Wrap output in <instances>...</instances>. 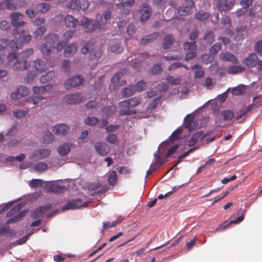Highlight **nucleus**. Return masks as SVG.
<instances>
[{
	"mask_svg": "<svg viewBox=\"0 0 262 262\" xmlns=\"http://www.w3.org/2000/svg\"><path fill=\"white\" fill-rule=\"evenodd\" d=\"M182 133V129L180 128H178L176 129L171 135L169 139L170 141H173L176 140L180 138V136Z\"/></svg>",
	"mask_w": 262,
	"mask_h": 262,
	"instance_id": "5fc2aeb1",
	"label": "nucleus"
},
{
	"mask_svg": "<svg viewBox=\"0 0 262 262\" xmlns=\"http://www.w3.org/2000/svg\"><path fill=\"white\" fill-rule=\"evenodd\" d=\"M160 101V98L157 97L154 98L149 104L147 107L148 110H153L157 107V104Z\"/></svg>",
	"mask_w": 262,
	"mask_h": 262,
	"instance_id": "13d9d810",
	"label": "nucleus"
},
{
	"mask_svg": "<svg viewBox=\"0 0 262 262\" xmlns=\"http://www.w3.org/2000/svg\"><path fill=\"white\" fill-rule=\"evenodd\" d=\"M99 121V119L96 117H87L84 121V122L87 125H95Z\"/></svg>",
	"mask_w": 262,
	"mask_h": 262,
	"instance_id": "4d7b16f0",
	"label": "nucleus"
},
{
	"mask_svg": "<svg viewBox=\"0 0 262 262\" xmlns=\"http://www.w3.org/2000/svg\"><path fill=\"white\" fill-rule=\"evenodd\" d=\"M159 33L158 32H154L152 34L147 35L143 37L140 40L139 43L140 45H144L147 43L151 42L158 38Z\"/></svg>",
	"mask_w": 262,
	"mask_h": 262,
	"instance_id": "bb28decb",
	"label": "nucleus"
},
{
	"mask_svg": "<svg viewBox=\"0 0 262 262\" xmlns=\"http://www.w3.org/2000/svg\"><path fill=\"white\" fill-rule=\"evenodd\" d=\"M13 0H4L6 8L9 10H14L16 9V5L12 2Z\"/></svg>",
	"mask_w": 262,
	"mask_h": 262,
	"instance_id": "bf43d9fd",
	"label": "nucleus"
},
{
	"mask_svg": "<svg viewBox=\"0 0 262 262\" xmlns=\"http://www.w3.org/2000/svg\"><path fill=\"white\" fill-rule=\"evenodd\" d=\"M141 21H146L151 16L152 10L151 7L146 3L143 4L139 10Z\"/></svg>",
	"mask_w": 262,
	"mask_h": 262,
	"instance_id": "ddd939ff",
	"label": "nucleus"
},
{
	"mask_svg": "<svg viewBox=\"0 0 262 262\" xmlns=\"http://www.w3.org/2000/svg\"><path fill=\"white\" fill-rule=\"evenodd\" d=\"M29 93V90L24 86L18 87L15 92L11 94V97L12 99H20L21 97L26 96Z\"/></svg>",
	"mask_w": 262,
	"mask_h": 262,
	"instance_id": "a211bd4d",
	"label": "nucleus"
},
{
	"mask_svg": "<svg viewBox=\"0 0 262 262\" xmlns=\"http://www.w3.org/2000/svg\"><path fill=\"white\" fill-rule=\"evenodd\" d=\"M174 41V39L172 35L170 34L167 35L164 39V42L163 43L164 49H170Z\"/></svg>",
	"mask_w": 262,
	"mask_h": 262,
	"instance_id": "7c9ffc66",
	"label": "nucleus"
},
{
	"mask_svg": "<svg viewBox=\"0 0 262 262\" xmlns=\"http://www.w3.org/2000/svg\"><path fill=\"white\" fill-rule=\"evenodd\" d=\"M80 24L84 31L88 33H93L97 29L101 30L105 28V24H101V21H96L85 17L81 19Z\"/></svg>",
	"mask_w": 262,
	"mask_h": 262,
	"instance_id": "20e7f679",
	"label": "nucleus"
},
{
	"mask_svg": "<svg viewBox=\"0 0 262 262\" xmlns=\"http://www.w3.org/2000/svg\"><path fill=\"white\" fill-rule=\"evenodd\" d=\"M81 200L79 199L73 200L68 201L65 206L62 207V210H67L69 209H79L81 207H85L88 206L89 202H84L80 204Z\"/></svg>",
	"mask_w": 262,
	"mask_h": 262,
	"instance_id": "f8f14e48",
	"label": "nucleus"
},
{
	"mask_svg": "<svg viewBox=\"0 0 262 262\" xmlns=\"http://www.w3.org/2000/svg\"><path fill=\"white\" fill-rule=\"evenodd\" d=\"M42 96H36L34 98H29L27 99L26 102L28 103H33L34 105H37L38 103L43 100Z\"/></svg>",
	"mask_w": 262,
	"mask_h": 262,
	"instance_id": "052dcab7",
	"label": "nucleus"
},
{
	"mask_svg": "<svg viewBox=\"0 0 262 262\" xmlns=\"http://www.w3.org/2000/svg\"><path fill=\"white\" fill-rule=\"evenodd\" d=\"M83 81L84 78L82 76L78 75L67 80L64 83V86L66 89L68 90L80 85L83 83Z\"/></svg>",
	"mask_w": 262,
	"mask_h": 262,
	"instance_id": "4468645a",
	"label": "nucleus"
},
{
	"mask_svg": "<svg viewBox=\"0 0 262 262\" xmlns=\"http://www.w3.org/2000/svg\"><path fill=\"white\" fill-rule=\"evenodd\" d=\"M49 86V85L41 86H34L33 88V91L34 93L36 94H43L46 92V88Z\"/></svg>",
	"mask_w": 262,
	"mask_h": 262,
	"instance_id": "e2e57ef3",
	"label": "nucleus"
},
{
	"mask_svg": "<svg viewBox=\"0 0 262 262\" xmlns=\"http://www.w3.org/2000/svg\"><path fill=\"white\" fill-rule=\"evenodd\" d=\"M222 48V44L221 43L217 42L213 45L211 48L210 49V52L213 54L215 55L217 54Z\"/></svg>",
	"mask_w": 262,
	"mask_h": 262,
	"instance_id": "6e6d98bb",
	"label": "nucleus"
},
{
	"mask_svg": "<svg viewBox=\"0 0 262 262\" xmlns=\"http://www.w3.org/2000/svg\"><path fill=\"white\" fill-rule=\"evenodd\" d=\"M245 68L241 66H231L227 68V71L228 74L234 75L241 73L245 71Z\"/></svg>",
	"mask_w": 262,
	"mask_h": 262,
	"instance_id": "c756f323",
	"label": "nucleus"
},
{
	"mask_svg": "<svg viewBox=\"0 0 262 262\" xmlns=\"http://www.w3.org/2000/svg\"><path fill=\"white\" fill-rule=\"evenodd\" d=\"M135 88V90L138 92H141L145 90L146 89V83L143 80L139 81L137 84L134 86Z\"/></svg>",
	"mask_w": 262,
	"mask_h": 262,
	"instance_id": "0e129e2a",
	"label": "nucleus"
},
{
	"mask_svg": "<svg viewBox=\"0 0 262 262\" xmlns=\"http://www.w3.org/2000/svg\"><path fill=\"white\" fill-rule=\"evenodd\" d=\"M106 141L111 144H116L118 142V139L116 135L110 133L106 137Z\"/></svg>",
	"mask_w": 262,
	"mask_h": 262,
	"instance_id": "69168bd1",
	"label": "nucleus"
},
{
	"mask_svg": "<svg viewBox=\"0 0 262 262\" xmlns=\"http://www.w3.org/2000/svg\"><path fill=\"white\" fill-rule=\"evenodd\" d=\"M125 72L126 71L125 70H121L116 73L112 78V82L115 85V86H119L126 84V81L124 79H121Z\"/></svg>",
	"mask_w": 262,
	"mask_h": 262,
	"instance_id": "6ab92c4d",
	"label": "nucleus"
},
{
	"mask_svg": "<svg viewBox=\"0 0 262 262\" xmlns=\"http://www.w3.org/2000/svg\"><path fill=\"white\" fill-rule=\"evenodd\" d=\"M26 158V155L24 154H21L18 156H10L6 158V160L8 161L13 162L15 161L21 162Z\"/></svg>",
	"mask_w": 262,
	"mask_h": 262,
	"instance_id": "864d4df0",
	"label": "nucleus"
},
{
	"mask_svg": "<svg viewBox=\"0 0 262 262\" xmlns=\"http://www.w3.org/2000/svg\"><path fill=\"white\" fill-rule=\"evenodd\" d=\"M141 102V100L140 98L134 97L119 102V106L122 108L120 115H130L136 114V111L130 110V108L137 106Z\"/></svg>",
	"mask_w": 262,
	"mask_h": 262,
	"instance_id": "f03ea898",
	"label": "nucleus"
},
{
	"mask_svg": "<svg viewBox=\"0 0 262 262\" xmlns=\"http://www.w3.org/2000/svg\"><path fill=\"white\" fill-rule=\"evenodd\" d=\"M77 50V45L76 43H72L64 49V53L67 56L76 52Z\"/></svg>",
	"mask_w": 262,
	"mask_h": 262,
	"instance_id": "473e14b6",
	"label": "nucleus"
},
{
	"mask_svg": "<svg viewBox=\"0 0 262 262\" xmlns=\"http://www.w3.org/2000/svg\"><path fill=\"white\" fill-rule=\"evenodd\" d=\"M107 180L110 185L114 186L117 184L118 177L115 170H112L108 173Z\"/></svg>",
	"mask_w": 262,
	"mask_h": 262,
	"instance_id": "f704fd0d",
	"label": "nucleus"
},
{
	"mask_svg": "<svg viewBox=\"0 0 262 262\" xmlns=\"http://www.w3.org/2000/svg\"><path fill=\"white\" fill-rule=\"evenodd\" d=\"M184 6H180L178 8V12L181 16H187L191 13V10L194 6L192 0H184Z\"/></svg>",
	"mask_w": 262,
	"mask_h": 262,
	"instance_id": "1a4fd4ad",
	"label": "nucleus"
},
{
	"mask_svg": "<svg viewBox=\"0 0 262 262\" xmlns=\"http://www.w3.org/2000/svg\"><path fill=\"white\" fill-rule=\"evenodd\" d=\"M23 207L22 204H18L13 207L8 213V216H11L17 213Z\"/></svg>",
	"mask_w": 262,
	"mask_h": 262,
	"instance_id": "3c124183",
	"label": "nucleus"
},
{
	"mask_svg": "<svg viewBox=\"0 0 262 262\" xmlns=\"http://www.w3.org/2000/svg\"><path fill=\"white\" fill-rule=\"evenodd\" d=\"M70 127L64 124H59L54 126L53 131L57 135H65L70 132Z\"/></svg>",
	"mask_w": 262,
	"mask_h": 262,
	"instance_id": "aec40b11",
	"label": "nucleus"
},
{
	"mask_svg": "<svg viewBox=\"0 0 262 262\" xmlns=\"http://www.w3.org/2000/svg\"><path fill=\"white\" fill-rule=\"evenodd\" d=\"M110 50L115 54H120L123 51V47L119 43L111 45Z\"/></svg>",
	"mask_w": 262,
	"mask_h": 262,
	"instance_id": "c03bdc74",
	"label": "nucleus"
},
{
	"mask_svg": "<svg viewBox=\"0 0 262 262\" xmlns=\"http://www.w3.org/2000/svg\"><path fill=\"white\" fill-rule=\"evenodd\" d=\"M51 6L48 3H40L36 5V8L38 12L45 13L47 12L50 9Z\"/></svg>",
	"mask_w": 262,
	"mask_h": 262,
	"instance_id": "4c0bfd02",
	"label": "nucleus"
},
{
	"mask_svg": "<svg viewBox=\"0 0 262 262\" xmlns=\"http://www.w3.org/2000/svg\"><path fill=\"white\" fill-rule=\"evenodd\" d=\"M46 43L48 44L52 49L55 48V45L59 40V37L55 34L51 33L46 35L44 38Z\"/></svg>",
	"mask_w": 262,
	"mask_h": 262,
	"instance_id": "5701e85b",
	"label": "nucleus"
},
{
	"mask_svg": "<svg viewBox=\"0 0 262 262\" xmlns=\"http://www.w3.org/2000/svg\"><path fill=\"white\" fill-rule=\"evenodd\" d=\"M246 33V27L241 26L236 29V36L235 37L236 40H241L244 39V36Z\"/></svg>",
	"mask_w": 262,
	"mask_h": 262,
	"instance_id": "ea45409f",
	"label": "nucleus"
},
{
	"mask_svg": "<svg viewBox=\"0 0 262 262\" xmlns=\"http://www.w3.org/2000/svg\"><path fill=\"white\" fill-rule=\"evenodd\" d=\"M28 211L26 210H23L20 212H19L16 216L13 217L8 220V223H11L14 222H16L19 220H20L24 216L26 215Z\"/></svg>",
	"mask_w": 262,
	"mask_h": 262,
	"instance_id": "a18cd8bd",
	"label": "nucleus"
},
{
	"mask_svg": "<svg viewBox=\"0 0 262 262\" xmlns=\"http://www.w3.org/2000/svg\"><path fill=\"white\" fill-rule=\"evenodd\" d=\"M123 221V219L118 218L117 220L112 223L110 222H105L103 223V226L104 230H106L108 228H110L112 227H114L116 226L117 224H120Z\"/></svg>",
	"mask_w": 262,
	"mask_h": 262,
	"instance_id": "a19ab883",
	"label": "nucleus"
},
{
	"mask_svg": "<svg viewBox=\"0 0 262 262\" xmlns=\"http://www.w3.org/2000/svg\"><path fill=\"white\" fill-rule=\"evenodd\" d=\"M40 50L43 55H49L52 51L53 49L52 47H50L46 43L41 45L40 47Z\"/></svg>",
	"mask_w": 262,
	"mask_h": 262,
	"instance_id": "37998d69",
	"label": "nucleus"
},
{
	"mask_svg": "<svg viewBox=\"0 0 262 262\" xmlns=\"http://www.w3.org/2000/svg\"><path fill=\"white\" fill-rule=\"evenodd\" d=\"M135 88L133 85H128L122 91V94L124 97H128L133 95L136 92Z\"/></svg>",
	"mask_w": 262,
	"mask_h": 262,
	"instance_id": "c9c22d12",
	"label": "nucleus"
},
{
	"mask_svg": "<svg viewBox=\"0 0 262 262\" xmlns=\"http://www.w3.org/2000/svg\"><path fill=\"white\" fill-rule=\"evenodd\" d=\"M55 76V73L53 71H49L40 78V81L42 83H46L53 79Z\"/></svg>",
	"mask_w": 262,
	"mask_h": 262,
	"instance_id": "2f4dec72",
	"label": "nucleus"
},
{
	"mask_svg": "<svg viewBox=\"0 0 262 262\" xmlns=\"http://www.w3.org/2000/svg\"><path fill=\"white\" fill-rule=\"evenodd\" d=\"M162 72V68L161 67V64H157L153 66L151 70V72L154 74H159Z\"/></svg>",
	"mask_w": 262,
	"mask_h": 262,
	"instance_id": "774afa93",
	"label": "nucleus"
},
{
	"mask_svg": "<svg viewBox=\"0 0 262 262\" xmlns=\"http://www.w3.org/2000/svg\"><path fill=\"white\" fill-rule=\"evenodd\" d=\"M47 29L44 26L38 27L34 32L35 38L41 36L46 31Z\"/></svg>",
	"mask_w": 262,
	"mask_h": 262,
	"instance_id": "680f3d73",
	"label": "nucleus"
},
{
	"mask_svg": "<svg viewBox=\"0 0 262 262\" xmlns=\"http://www.w3.org/2000/svg\"><path fill=\"white\" fill-rule=\"evenodd\" d=\"M52 205L51 204H49L36 208L32 213V217L36 219L41 216L48 210L50 209Z\"/></svg>",
	"mask_w": 262,
	"mask_h": 262,
	"instance_id": "4be33fe9",
	"label": "nucleus"
},
{
	"mask_svg": "<svg viewBox=\"0 0 262 262\" xmlns=\"http://www.w3.org/2000/svg\"><path fill=\"white\" fill-rule=\"evenodd\" d=\"M255 52L259 55H262V40L256 42L254 46Z\"/></svg>",
	"mask_w": 262,
	"mask_h": 262,
	"instance_id": "338daca9",
	"label": "nucleus"
},
{
	"mask_svg": "<svg viewBox=\"0 0 262 262\" xmlns=\"http://www.w3.org/2000/svg\"><path fill=\"white\" fill-rule=\"evenodd\" d=\"M51 154V150L48 148H42L35 150L30 156V159L41 160L49 157Z\"/></svg>",
	"mask_w": 262,
	"mask_h": 262,
	"instance_id": "2eb2a0df",
	"label": "nucleus"
},
{
	"mask_svg": "<svg viewBox=\"0 0 262 262\" xmlns=\"http://www.w3.org/2000/svg\"><path fill=\"white\" fill-rule=\"evenodd\" d=\"M245 92V88L244 85H238L232 90V94L234 96L242 95Z\"/></svg>",
	"mask_w": 262,
	"mask_h": 262,
	"instance_id": "79ce46f5",
	"label": "nucleus"
},
{
	"mask_svg": "<svg viewBox=\"0 0 262 262\" xmlns=\"http://www.w3.org/2000/svg\"><path fill=\"white\" fill-rule=\"evenodd\" d=\"M34 68L35 70L33 71H30L26 77V80L28 83L32 81L38 73H41L47 69L46 63L40 59L34 61Z\"/></svg>",
	"mask_w": 262,
	"mask_h": 262,
	"instance_id": "39448f33",
	"label": "nucleus"
},
{
	"mask_svg": "<svg viewBox=\"0 0 262 262\" xmlns=\"http://www.w3.org/2000/svg\"><path fill=\"white\" fill-rule=\"evenodd\" d=\"M53 140L54 136L50 132L47 131L45 133L43 137V142L45 143L50 144L53 142Z\"/></svg>",
	"mask_w": 262,
	"mask_h": 262,
	"instance_id": "09e8293b",
	"label": "nucleus"
},
{
	"mask_svg": "<svg viewBox=\"0 0 262 262\" xmlns=\"http://www.w3.org/2000/svg\"><path fill=\"white\" fill-rule=\"evenodd\" d=\"M64 23L67 27L75 28L78 24L79 20L72 15H68L64 19Z\"/></svg>",
	"mask_w": 262,
	"mask_h": 262,
	"instance_id": "393cba45",
	"label": "nucleus"
},
{
	"mask_svg": "<svg viewBox=\"0 0 262 262\" xmlns=\"http://www.w3.org/2000/svg\"><path fill=\"white\" fill-rule=\"evenodd\" d=\"M205 138V136L203 135V132L202 131H198L194 133L188 141V146H194L199 140L203 141Z\"/></svg>",
	"mask_w": 262,
	"mask_h": 262,
	"instance_id": "b1692460",
	"label": "nucleus"
},
{
	"mask_svg": "<svg viewBox=\"0 0 262 262\" xmlns=\"http://www.w3.org/2000/svg\"><path fill=\"white\" fill-rule=\"evenodd\" d=\"M95 149L97 153L101 156L108 155L111 151L110 146L104 142H97L95 144Z\"/></svg>",
	"mask_w": 262,
	"mask_h": 262,
	"instance_id": "dca6fc26",
	"label": "nucleus"
},
{
	"mask_svg": "<svg viewBox=\"0 0 262 262\" xmlns=\"http://www.w3.org/2000/svg\"><path fill=\"white\" fill-rule=\"evenodd\" d=\"M220 116L223 118L224 121H230L234 117V114L232 111L224 110L221 113Z\"/></svg>",
	"mask_w": 262,
	"mask_h": 262,
	"instance_id": "72a5a7b5",
	"label": "nucleus"
},
{
	"mask_svg": "<svg viewBox=\"0 0 262 262\" xmlns=\"http://www.w3.org/2000/svg\"><path fill=\"white\" fill-rule=\"evenodd\" d=\"M196 47L197 45L196 42H187L183 45L184 50L185 51H188V52L196 50Z\"/></svg>",
	"mask_w": 262,
	"mask_h": 262,
	"instance_id": "49530a36",
	"label": "nucleus"
},
{
	"mask_svg": "<svg viewBox=\"0 0 262 262\" xmlns=\"http://www.w3.org/2000/svg\"><path fill=\"white\" fill-rule=\"evenodd\" d=\"M47 168L48 165L43 162L37 163L34 166V169L37 171L42 172L47 169Z\"/></svg>",
	"mask_w": 262,
	"mask_h": 262,
	"instance_id": "de8ad7c7",
	"label": "nucleus"
},
{
	"mask_svg": "<svg viewBox=\"0 0 262 262\" xmlns=\"http://www.w3.org/2000/svg\"><path fill=\"white\" fill-rule=\"evenodd\" d=\"M194 119V116L192 114H188L184 118L185 127L189 131L193 130L196 127Z\"/></svg>",
	"mask_w": 262,
	"mask_h": 262,
	"instance_id": "412c9836",
	"label": "nucleus"
},
{
	"mask_svg": "<svg viewBox=\"0 0 262 262\" xmlns=\"http://www.w3.org/2000/svg\"><path fill=\"white\" fill-rule=\"evenodd\" d=\"M66 187L64 186H60L56 183L51 184L48 187L49 191L55 193H60L64 191Z\"/></svg>",
	"mask_w": 262,
	"mask_h": 262,
	"instance_id": "c85d7f7f",
	"label": "nucleus"
},
{
	"mask_svg": "<svg viewBox=\"0 0 262 262\" xmlns=\"http://www.w3.org/2000/svg\"><path fill=\"white\" fill-rule=\"evenodd\" d=\"M25 16L23 14L18 12H12L10 15L11 19V24L12 26L15 27L13 31V35L16 36L17 35H20L25 34V30L19 29L25 25L26 22L24 21Z\"/></svg>",
	"mask_w": 262,
	"mask_h": 262,
	"instance_id": "f257e3e1",
	"label": "nucleus"
},
{
	"mask_svg": "<svg viewBox=\"0 0 262 262\" xmlns=\"http://www.w3.org/2000/svg\"><path fill=\"white\" fill-rule=\"evenodd\" d=\"M210 16V13L200 11L195 13L194 18L200 21H203L207 19Z\"/></svg>",
	"mask_w": 262,
	"mask_h": 262,
	"instance_id": "e433bc0d",
	"label": "nucleus"
},
{
	"mask_svg": "<svg viewBox=\"0 0 262 262\" xmlns=\"http://www.w3.org/2000/svg\"><path fill=\"white\" fill-rule=\"evenodd\" d=\"M34 50L32 48L22 52L16 58V61L13 63L12 68L14 70H25L30 65L27 62V58L33 54Z\"/></svg>",
	"mask_w": 262,
	"mask_h": 262,
	"instance_id": "7ed1b4c3",
	"label": "nucleus"
},
{
	"mask_svg": "<svg viewBox=\"0 0 262 262\" xmlns=\"http://www.w3.org/2000/svg\"><path fill=\"white\" fill-rule=\"evenodd\" d=\"M90 6V3L86 0H71L67 4V7L69 9L73 10H86Z\"/></svg>",
	"mask_w": 262,
	"mask_h": 262,
	"instance_id": "423d86ee",
	"label": "nucleus"
},
{
	"mask_svg": "<svg viewBox=\"0 0 262 262\" xmlns=\"http://www.w3.org/2000/svg\"><path fill=\"white\" fill-rule=\"evenodd\" d=\"M64 101L68 104H78L84 101L85 99L81 96L79 92L67 95L63 97Z\"/></svg>",
	"mask_w": 262,
	"mask_h": 262,
	"instance_id": "0eeeda50",
	"label": "nucleus"
},
{
	"mask_svg": "<svg viewBox=\"0 0 262 262\" xmlns=\"http://www.w3.org/2000/svg\"><path fill=\"white\" fill-rule=\"evenodd\" d=\"M216 8L221 12L231 10L235 4V0H215Z\"/></svg>",
	"mask_w": 262,
	"mask_h": 262,
	"instance_id": "9d476101",
	"label": "nucleus"
},
{
	"mask_svg": "<svg viewBox=\"0 0 262 262\" xmlns=\"http://www.w3.org/2000/svg\"><path fill=\"white\" fill-rule=\"evenodd\" d=\"M203 40L208 43H212L215 40V35L213 31H208L204 35Z\"/></svg>",
	"mask_w": 262,
	"mask_h": 262,
	"instance_id": "58836bf2",
	"label": "nucleus"
},
{
	"mask_svg": "<svg viewBox=\"0 0 262 262\" xmlns=\"http://www.w3.org/2000/svg\"><path fill=\"white\" fill-rule=\"evenodd\" d=\"M258 59V57L256 54L252 53L249 54L247 57L244 59L242 60V62L248 68H252L256 67V63Z\"/></svg>",
	"mask_w": 262,
	"mask_h": 262,
	"instance_id": "f3484780",
	"label": "nucleus"
},
{
	"mask_svg": "<svg viewBox=\"0 0 262 262\" xmlns=\"http://www.w3.org/2000/svg\"><path fill=\"white\" fill-rule=\"evenodd\" d=\"M238 214H241V215L237 217L235 220H232L229 222L226 221L221 224L219 226L216 228V231H220V230H225L229 227L230 225L232 224H238L243 221L244 219V210L243 209H239L238 210Z\"/></svg>",
	"mask_w": 262,
	"mask_h": 262,
	"instance_id": "9b49d317",
	"label": "nucleus"
},
{
	"mask_svg": "<svg viewBox=\"0 0 262 262\" xmlns=\"http://www.w3.org/2000/svg\"><path fill=\"white\" fill-rule=\"evenodd\" d=\"M166 80L168 83L172 85L179 84L181 82V79L179 78H175L170 75L167 76Z\"/></svg>",
	"mask_w": 262,
	"mask_h": 262,
	"instance_id": "603ef678",
	"label": "nucleus"
},
{
	"mask_svg": "<svg viewBox=\"0 0 262 262\" xmlns=\"http://www.w3.org/2000/svg\"><path fill=\"white\" fill-rule=\"evenodd\" d=\"M9 45L13 51H17L22 47L21 43L17 39H14L10 43L7 39H2L0 40V51L5 49Z\"/></svg>",
	"mask_w": 262,
	"mask_h": 262,
	"instance_id": "6e6552de",
	"label": "nucleus"
},
{
	"mask_svg": "<svg viewBox=\"0 0 262 262\" xmlns=\"http://www.w3.org/2000/svg\"><path fill=\"white\" fill-rule=\"evenodd\" d=\"M72 146L71 143H64L58 147V152L60 156H65L70 152Z\"/></svg>",
	"mask_w": 262,
	"mask_h": 262,
	"instance_id": "a878e982",
	"label": "nucleus"
},
{
	"mask_svg": "<svg viewBox=\"0 0 262 262\" xmlns=\"http://www.w3.org/2000/svg\"><path fill=\"white\" fill-rule=\"evenodd\" d=\"M166 162V160H155L152 162L151 164L150 165V168H152L155 171L160 166L163 165Z\"/></svg>",
	"mask_w": 262,
	"mask_h": 262,
	"instance_id": "8fccbe9b",
	"label": "nucleus"
},
{
	"mask_svg": "<svg viewBox=\"0 0 262 262\" xmlns=\"http://www.w3.org/2000/svg\"><path fill=\"white\" fill-rule=\"evenodd\" d=\"M220 58L225 61H230L233 63L236 64L238 63V59L235 56L229 52L222 53L220 54Z\"/></svg>",
	"mask_w": 262,
	"mask_h": 262,
	"instance_id": "cd10ccee",
	"label": "nucleus"
}]
</instances>
